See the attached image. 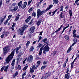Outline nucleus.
Masks as SVG:
<instances>
[{"mask_svg":"<svg viewBox=\"0 0 79 79\" xmlns=\"http://www.w3.org/2000/svg\"><path fill=\"white\" fill-rule=\"evenodd\" d=\"M9 67V65H7L6 67L5 66H3L1 69L0 71L2 72L3 71V69H4V71H6L8 70V68Z\"/></svg>","mask_w":79,"mask_h":79,"instance_id":"nucleus-7","label":"nucleus"},{"mask_svg":"<svg viewBox=\"0 0 79 79\" xmlns=\"http://www.w3.org/2000/svg\"><path fill=\"white\" fill-rule=\"evenodd\" d=\"M46 74L47 75V76L48 77V76H50V73H46Z\"/></svg>","mask_w":79,"mask_h":79,"instance_id":"nucleus-56","label":"nucleus"},{"mask_svg":"<svg viewBox=\"0 0 79 79\" xmlns=\"http://www.w3.org/2000/svg\"><path fill=\"white\" fill-rule=\"evenodd\" d=\"M41 21H39L37 23V25L39 26V25L40 24V23H41Z\"/></svg>","mask_w":79,"mask_h":79,"instance_id":"nucleus-33","label":"nucleus"},{"mask_svg":"<svg viewBox=\"0 0 79 79\" xmlns=\"http://www.w3.org/2000/svg\"><path fill=\"white\" fill-rule=\"evenodd\" d=\"M49 50H50V47L47 46H46L43 48V53L46 55V52H48Z\"/></svg>","mask_w":79,"mask_h":79,"instance_id":"nucleus-4","label":"nucleus"},{"mask_svg":"<svg viewBox=\"0 0 79 79\" xmlns=\"http://www.w3.org/2000/svg\"><path fill=\"white\" fill-rule=\"evenodd\" d=\"M67 73V74H66L68 75V77H68V76H69V78L70 75L69 74V73Z\"/></svg>","mask_w":79,"mask_h":79,"instance_id":"nucleus-46","label":"nucleus"},{"mask_svg":"<svg viewBox=\"0 0 79 79\" xmlns=\"http://www.w3.org/2000/svg\"><path fill=\"white\" fill-rule=\"evenodd\" d=\"M26 75V72H25L23 75L22 76H25Z\"/></svg>","mask_w":79,"mask_h":79,"instance_id":"nucleus-52","label":"nucleus"},{"mask_svg":"<svg viewBox=\"0 0 79 79\" xmlns=\"http://www.w3.org/2000/svg\"><path fill=\"white\" fill-rule=\"evenodd\" d=\"M63 12H61L60 14V18H63Z\"/></svg>","mask_w":79,"mask_h":79,"instance_id":"nucleus-39","label":"nucleus"},{"mask_svg":"<svg viewBox=\"0 0 79 79\" xmlns=\"http://www.w3.org/2000/svg\"><path fill=\"white\" fill-rule=\"evenodd\" d=\"M76 60H75V59L73 60V62H72L71 63V68H73V66L74 65V62L75 61H76Z\"/></svg>","mask_w":79,"mask_h":79,"instance_id":"nucleus-15","label":"nucleus"},{"mask_svg":"<svg viewBox=\"0 0 79 79\" xmlns=\"http://www.w3.org/2000/svg\"><path fill=\"white\" fill-rule=\"evenodd\" d=\"M16 23H13V25H12L11 27L12 28H14L15 27V25H16Z\"/></svg>","mask_w":79,"mask_h":79,"instance_id":"nucleus-35","label":"nucleus"},{"mask_svg":"<svg viewBox=\"0 0 79 79\" xmlns=\"http://www.w3.org/2000/svg\"><path fill=\"white\" fill-rule=\"evenodd\" d=\"M67 77H68V75H66V74H65L64 76L65 79H66V78H67Z\"/></svg>","mask_w":79,"mask_h":79,"instance_id":"nucleus-58","label":"nucleus"},{"mask_svg":"<svg viewBox=\"0 0 79 79\" xmlns=\"http://www.w3.org/2000/svg\"><path fill=\"white\" fill-rule=\"evenodd\" d=\"M79 1V0H76L75 1V4L76 3V4H77V3Z\"/></svg>","mask_w":79,"mask_h":79,"instance_id":"nucleus-60","label":"nucleus"},{"mask_svg":"<svg viewBox=\"0 0 79 79\" xmlns=\"http://www.w3.org/2000/svg\"><path fill=\"white\" fill-rule=\"evenodd\" d=\"M47 40V39L46 38H45L44 39H43L42 40V42H46Z\"/></svg>","mask_w":79,"mask_h":79,"instance_id":"nucleus-27","label":"nucleus"},{"mask_svg":"<svg viewBox=\"0 0 79 79\" xmlns=\"http://www.w3.org/2000/svg\"><path fill=\"white\" fill-rule=\"evenodd\" d=\"M3 51L4 54H6V53H8L9 51V48H8V47H6L4 48H3Z\"/></svg>","mask_w":79,"mask_h":79,"instance_id":"nucleus-8","label":"nucleus"},{"mask_svg":"<svg viewBox=\"0 0 79 79\" xmlns=\"http://www.w3.org/2000/svg\"><path fill=\"white\" fill-rule=\"evenodd\" d=\"M26 5H27V2H25L24 3V5L22 3V1H20L18 4V6H19V8H22L23 9L25 8L26 7Z\"/></svg>","mask_w":79,"mask_h":79,"instance_id":"nucleus-3","label":"nucleus"},{"mask_svg":"<svg viewBox=\"0 0 79 79\" xmlns=\"http://www.w3.org/2000/svg\"><path fill=\"white\" fill-rule=\"evenodd\" d=\"M76 44V42H75V43H73V44L72 45V46H74V45Z\"/></svg>","mask_w":79,"mask_h":79,"instance_id":"nucleus-57","label":"nucleus"},{"mask_svg":"<svg viewBox=\"0 0 79 79\" xmlns=\"http://www.w3.org/2000/svg\"><path fill=\"white\" fill-rule=\"evenodd\" d=\"M68 27H69V24H68V25L66 27H64L63 28V31L61 33V34H62L63 33V32H64V30H65L66 29H67V28H68Z\"/></svg>","mask_w":79,"mask_h":79,"instance_id":"nucleus-13","label":"nucleus"},{"mask_svg":"<svg viewBox=\"0 0 79 79\" xmlns=\"http://www.w3.org/2000/svg\"><path fill=\"white\" fill-rule=\"evenodd\" d=\"M42 44H40L38 45V47L39 48H40V47H42Z\"/></svg>","mask_w":79,"mask_h":79,"instance_id":"nucleus-42","label":"nucleus"},{"mask_svg":"<svg viewBox=\"0 0 79 79\" xmlns=\"http://www.w3.org/2000/svg\"><path fill=\"white\" fill-rule=\"evenodd\" d=\"M34 29H35V27H32L30 29V31H31L30 32L31 34H32L34 32Z\"/></svg>","mask_w":79,"mask_h":79,"instance_id":"nucleus-11","label":"nucleus"},{"mask_svg":"<svg viewBox=\"0 0 79 79\" xmlns=\"http://www.w3.org/2000/svg\"><path fill=\"white\" fill-rule=\"evenodd\" d=\"M57 10L58 9H56L54 11H53L52 13H56V11H57Z\"/></svg>","mask_w":79,"mask_h":79,"instance_id":"nucleus-63","label":"nucleus"},{"mask_svg":"<svg viewBox=\"0 0 79 79\" xmlns=\"http://www.w3.org/2000/svg\"><path fill=\"white\" fill-rule=\"evenodd\" d=\"M64 38L66 40H69V37L68 35H66L64 36Z\"/></svg>","mask_w":79,"mask_h":79,"instance_id":"nucleus-17","label":"nucleus"},{"mask_svg":"<svg viewBox=\"0 0 79 79\" xmlns=\"http://www.w3.org/2000/svg\"><path fill=\"white\" fill-rule=\"evenodd\" d=\"M33 10V9L32 8H31L28 10V12L29 13H31V12H32Z\"/></svg>","mask_w":79,"mask_h":79,"instance_id":"nucleus-24","label":"nucleus"},{"mask_svg":"<svg viewBox=\"0 0 79 79\" xmlns=\"http://www.w3.org/2000/svg\"><path fill=\"white\" fill-rule=\"evenodd\" d=\"M21 45H19V47L15 48V50H19V49H21Z\"/></svg>","mask_w":79,"mask_h":79,"instance_id":"nucleus-22","label":"nucleus"},{"mask_svg":"<svg viewBox=\"0 0 79 79\" xmlns=\"http://www.w3.org/2000/svg\"><path fill=\"white\" fill-rule=\"evenodd\" d=\"M73 37L74 38H75V37H76V34H73Z\"/></svg>","mask_w":79,"mask_h":79,"instance_id":"nucleus-43","label":"nucleus"},{"mask_svg":"<svg viewBox=\"0 0 79 79\" xmlns=\"http://www.w3.org/2000/svg\"><path fill=\"white\" fill-rule=\"evenodd\" d=\"M28 26L25 25L23 26V27L21 28V29H23V31H24L25 29H26Z\"/></svg>","mask_w":79,"mask_h":79,"instance_id":"nucleus-14","label":"nucleus"},{"mask_svg":"<svg viewBox=\"0 0 79 79\" xmlns=\"http://www.w3.org/2000/svg\"><path fill=\"white\" fill-rule=\"evenodd\" d=\"M43 64H47V62L44 61L43 62Z\"/></svg>","mask_w":79,"mask_h":79,"instance_id":"nucleus-61","label":"nucleus"},{"mask_svg":"<svg viewBox=\"0 0 79 79\" xmlns=\"http://www.w3.org/2000/svg\"><path fill=\"white\" fill-rule=\"evenodd\" d=\"M76 30H74L73 31V34H74L76 32Z\"/></svg>","mask_w":79,"mask_h":79,"instance_id":"nucleus-54","label":"nucleus"},{"mask_svg":"<svg viewBox=\"0 0 79 79\" xmlns=\"http://www.w3.org/2000/svg\"><path fill=\"white\" fill-rule=\"evenodd\" d=\"M69 72V69L68 68L67 69V72H66V73H68Z\"/></svg>","mask_w":79,"mask_h":79,"instance_id":"nucleus-59","label":"nucleus"},{"mask_svg":"<svg viewBox=\"0 0 79 79\" xmlns=\"http://www.w3.org/2000/svg\"><path fill=\"white\" fill-rule=\"evenodd\" d=\"M69 14L70 15V17H71L72 15H73V13L72 12V11H71V10H69Z\"/></svg>","mask_w":79,"mask_h":79,"instance_id":"nucleus-28","label":"nucleus"},{"mask_svg":"<svg viewBox=\"0 0 79 79\" xmlns=\"http://www.w3.org/2000/svg\"><path fill=\"white\" fill-rule=\"evenodd\" d=\"M31 19V17H28L27 19L25 20V22H26V23H29V21Z\"/></svg>","mask_w":79,"mask_h":79,"instance_id":"nucleus-12","label":"nucleus"},{"mask_svg":"<svg viewBox=\"0 0 79 79\" xmlns=\"http://www.w3.org/2000/svg\"><path fill=\"white\" fill-rule=\"evenodd\" d=\"M40 79H46V78L43 77H42Z\"/></svg>","mask_w":79,"mask_h":79,"instance_id":"nucleus-64","label":"nucleus"},{"mask_svg":"<svg viewBox=\"0 0 79 79\" xmlns=\"http://www.w3.org/2000/svg\"><path fill=\"white\" fill-rule=\"evenodd\" d=\"M18 8V6H15L14 7V11H16Z\"/></svg>","mask_w":79,"mask_h":79,"instance_id":"nucleus-18","label":"nucleus"},{"mask_svg":"<svg viewBox=\"0 0 79 79\" xmlns=\"http://www.w3.org/2000/svg\"><path fill=\"white\" fill-rule=\"evenodd\" d=\"M39 40H38V42H40V40L41 39H42V37L41 36H40L39 38Z\"/></svg>","mask_w":79,"mask_h":79,"instance_id":"nucleus-38","label":"nucleus"},{"mask_svg":"<svg viewBox=\"0 0 79 79\" xmlns=\"http://www.w3.org/2000/svg\"><path fill=\"white\" fill-rule=\"evenodd\" d=\"M35 69H37V66L35 67V65H34L32 66V68H30V73L32 74Z\"/></svg>","mask_w":79,"mask_h":79,"instance_id":"nucleus-6","label":"nucleus"},{"mask_svg":"<svg viewBox=\"0 0 79 79\" xmlns=\"http://www.w3.org/2000/svg\"><path fill=\"white\" fill-rule=\"evenodd\" d=\"M30 43V42L29 41H28L26 44V47H27V46H28L29 45Z\"/></svg>","mask_w":79,"mask_h":79,"instance_id":"nucleus-40","label":"nucleus"},{"mask_svg":"<svg viewBox=\"0 0 79 79\" xmlns=\"http://www.w3.org/2000/svg\"><path fill=\"white\" fill-rule=\"evenodd\" d=\"M45 78L46 79H47V77H48V76H47V73H46L45 74Z\"/></svg>","mask_w":79,"mask_h":79,"instance_id":"nucleus-53","label":"nucleus"},{"mask_svg":"<svg viewBox=\"0 0 79 79\" xmlns=\"http://www.w3.org/2000/svg\"><path fill=\"white\" fill-rule=\"evenodd\" d=\"M37 63L38 64V66H39V64H40V61H38L37 62Z\"/></svg>","mask_w":79,"mask_h":79,"instance_id":"nucleus-51","label":"nucleus"},{"mask_svg":"<svg viewBox=\"0 0 79 79\" xmlns=\"http://www.w3.org/2000/svg\"><path fill=\"white\" fill-rule=\"evenodd\" d=\"M24 31H23V29H20L19 30L17 31L18 32H20V35H23L24 34Z\"/></svg>","mask_w":79,"mask_h":79,"instance_id":"nucleus-9","label":"nucleus"},{"mask_svg":"<svg viewBox=\"0 0 79 79\" xmlns=\"http://www.w3.org/2000/svg\"><path fill=\"white\" fill-rule=\"evenodd\" d=\"M15 5H16V3H14L12 5V6H15Z\"/></svg>","mask_w":79,"mask_h":79,"instance_id":"nucleus-55","label":"nucleus"},{"mask_svg":"<svg viewBox=\"0 0 79 79\" xmlns=\"http://www.w3.org/2000/svg\"><path fill=\"white\" fill-rule=\"evenodd\" d=\"M45 45V44H44V46H43L40 48L39 52V55H41V54L42 53V50H43V48H44V46Z\"/></svg>","mask_w":79,"mask_h":79,"instance_id":"nucleus-10","label":"nucleus"},{"mask_svg":"<svg viewBox=\"0 0 79 79\" xmlns=\"http://www.w3.org/2000/svg\"><path fill=\"white\" fill-rule=\"evenodd\" d=\"M46 67H47V65L42 66L41 68V70L44 69H45Z\"/></svg>","mask_w":79,"mask_h":79,"instance_id":"nucleus-19","label":"nucleus"},{"mask_svg":"<svg viewBox=\"0 0 79 79\" xmlns=\"http://www.w3.org/2000/svg\"><path fill=\"white\" fill-rule=\"evenodd\" d=\"M66 62H64V64L63 66V67H64V68H65V67H66Z\"/></svg>","mask_w":79,"mask_h":79,"instance_id":"nucleus-44","label":"nucleus"},{"mask_svg":"<svg viewBox=\"0 0 79 79\" xmlns=\"http://www.w3.org/2000/svg\"><path fill=\"white\" fill-rule=\"evenodd\" d=\"M16 50L14 49L13 51H12L11 54L8 56L7 58H6V63H9V62L13 59V57L15 55V51Z\"/></svg>","mask_w":79,"mask_h":79,"instance_id":"nucleus-2","label":"nucleus"},{"mask_svg":"<svg viewBox=\"0 0 79 79\" xmlns=\"http://www.w3.org/2000/svg\"><path fill=\"white\" fill-rule=\"evenodd\" d=\"M34 48L33 46L31 47L30 49V51H33Z\"/></svg>","mask_w":79,"mask_h":79,"instance_id":"nucleus-32","label":"nucleus"},{"mask_svg":"<svg viewBox=\"0 0 79 79\" xmlns=\"http://www.w3.org/2000/svg\"><path fill=\"white\" fill-rule=\"evenodd\" d=\"M33 22H32V20H31L30 23H29L30 24H32V23Z\"/></svg>","mask_w":79,"mask_h":79,"instance_id":"nucleus-62","label":"nucleus"},{"mask_svg":"<svg viewBox=\"0 0 79 79\" xmlns=\"http://www.w3.org/2000/svg\"><path fill=\"white\" fill-rule=\"evenodd\" d=\"M21 65H19L17 67V68L18 69L20 70V69H21Z\"/></svg>","mask_w":79,"mask_h":79,"instance_id":"nucleus-41","label":"nucleus"},{"mask_svg":"<svg viewBox=\"0 0 79 79\" xmlns=\"http://www.w3.org/2000/svg\"><path fill=\"white\" fill-rule=\"evenodd\" d=\"M53 2L55 3V4H58V0H53Z\"/></svg>","mask_w":79,"mask_h":79,"instance_id":"nucleus-30","label":"nucleus"},{"mask_svg":"<svg viewBox=\"0 0 79 79\" xmlns=\"http://www.w3.org/2000/svg\"><path fill=\"white\" fill-rule=\"evenodd\" d=\"M15 59H14L12 61V63H11V65L12 66H14L15 65Z\"/></svg>","mask_w":79,"mask_h":79,"instance_id":"nucleus-16","label":"nucleus"},{"mask_svg":"<svg viewBox=\"0 0 79 79\" xmlns=\"http://www.w3.org/2000/svg\"><path fill=\"white\" fill-rule=\"evenodd\" d=\"M63 6H61L60 7V11H63Z\"/></svg>","mask_w":79,"mask_h":79,"instance_id":"nucleus-31","label":"nucleus"},{"mask_svg":"<svg viewBox=\"0 0 79 79\" xmlns=\"http://www.w3.org/2000/svg\"><path fill=\"white\" fill-rule=\"evenodd\" d=\"M2 4V0H1L0 1V7H1Z\"/></svg>","mask_w":79,"mask_h":79,"instance_id":"nucleus-45","label":"nucleus"},{"mask_svg":"<svg viewBox=\"0 0 79 79\" xmlns=\"http://www.w3.org/2000/svg\"><path fill=\"white\" fill-rule=\"evenodd\" d=\"M4 20V18H2L1 20V23H2L3 22V20Z\"/></svg>","mask_w":79,"mask_h":79,"instance_id":"nucleus-50","label":"nucleus"},{"mask_svg":"<svg viewBox=\"0 0 79 79\" xmlns=\"http://www.w3.org/2000/svg\"><path fill=\"white\" fill-rule=\"evenodd\" d=\"M31 2H32V0L28 1V5H29L31 4Z\"/></svg>","mask_w":79,"mask_h":79,"instance_id":"nucleus-37","label":"nucleus"},{"mask_svg":"<svg viewBox=\"0 0 79 79\" xmlns=\"http://www.w3.org/2000/svg\"><path fill=\"white\" fill-rule=\"evenodd\" d=\"M68 59H69L68 57H67V58L66 60V61L65 62V63H68Z\"/></svg>","mask_w":79,"mask_h":79,"instance_id":"nucleus-48","label":"nucleus"},{"mask_svg":"<svg viewBox=\"0 0 79 79\" xmlns=\"http://www.w3.org/2000/svg\"><path fill=\"white\" fill-rule=\"evenodd\" d=\"M12 17H13V15H9L8 16L7 19H8V20H10V19H11V18H12Z\"/></svg>","mask_w":79,"mask_h":79,"instance_id":"nucleus-20","label":"nucleus"},{"mask_svg":"<svg viewBox=\"0 0 79 79\" xmlns=\"http://www.w3.org/2000/svg\"><path fill=\"white\" fill-rule=\"evenodd\" d=\"M56 51L54 52L53 53V55H56Z\"/></svg>","mask_w":79,"mask_h":79,"instance_id":"nucleus-49","label":"nucleus"},{"mask_svg":"<svg viewBox=\"0 0 79 79\" xmlns=\"http://www.w3.org/2000/svg\"><path fill=\"white\" fill-rule=\"evenodd\" d=\"M73 41L75 43H76H76L77 42V38H74L73 40Z\"/></svg>","mask_w":79,"mask_h":79,"instance_id":"nucleus-34","label":"nucleus"},{"mask_svg":"<svg viewBox=\"0 0 79 79\" xmlns=\"http://www.w3.org/2000/svg\"><path fill=\"white\" fill-rule=\"evenodd\" d=\"M27 68H28V66L26 65L23 69V71H25L26 69H27Z\"/></svg>","mask_w":79,"mask_h":79,"instance_id":"nucleus-29","label":"nucleus"},{"mask_svg":"<svg viewBox=\"0 0 79 79\" xmlns=\"http://www.w3.org/2000/svg\"><path fill=\"white\" fill-rule=\"evenodd\" d=\"M19 15H18L16 16V18L15 19V21H18V19H19Z\"/></svg>","mask_w":79,"mask_h":79,"instance_id":"nucleus-23","label":"nucleus"},{"mask_svg":"<svg viewBox=\"0 0 79 79\" xmlns=\"http://www.w3.org/2000/svg\"><path fill=\"white\" fill-rule=\"evenodd\" d=\"M9 10L10 11H12V12L14 11V9H13V8L12 7L9 8Z\"/></svg>","mask_w":79,"mask_h":79,"instance_id":"nucleus-25","label":"nucleus"},{"mask_svg":"<svg viewBox=\"0 0 79 79\" xmlns=\"http://www.w3.org/2000/svg\"><path fill=\"white\" fill-rule=\"evenodd\" d=\"M8 21H9V20L7 19L6 21H5L4 25L5 26L6 25L7 23H8Z\"/></svg>","mask_w":79,"mask_h":79,"instance_id":"nucleus-26","label":"nucleus"},{"mask_svg":"<svg viewBox=\"0 0 79 79\" xmlns=\"http://www.w3.org/2000/svg\"><path fill=\"white\" fill-rule=\"evenodd\" d=\"M53 6V5H49V7H48L46 9V10H43L41 11L40 10L38 9L37 12V19H39L40 16L42 15V14L47 12L48 10H49Z\"/></svg>","mask_w":79,"mask_h":79,"instance_id":"nucleus-1","label":"nucleus"},{"mask_svg":"<svg viewBox=\"0 0 79 79\" xmlns=\"http://www.w3.org/2000/svg\"><path fill=\"white\" fill-rule=\"evenodd\" d=\"M72 47L71 46H70V47L68 49V51H67V53H69V52L70 51H71V48Z\"/></svg>","mask_w":79,"mask_h":79,"instance_id":"nucleus-21","label":"nucleus"},{"mask_svg":"<svg viewBox=\"0 0 79 79\" xmlns=\"http://www.w3.org/2000/svg\"><path fill=\"white\" fill-rule=\"evenodd\" d=\"M31 15L34 17H35V12H33Z\"/></svg>","mask_w":79,"mask_h":79,"instance_id":"nucleus-36","label":"nucleus"},{"mask_svg":"<svg viewBox=\"0 0 79 79\" xmlns=\"http://www.w3.org/2000/svg\"><path fill=\"white\" fill-rule=\"evenodd\" d=\"M33 60V56L31 55H30L28 57L27 61L28 63H30V62H32V61Z\"/></svg>","mask_w":79,"mask_h":79,"instance_id":"nucleus-5","label":"nucleus"},{"mask_svg":"<svg viewBox=\"0 0 79 79\" xmlns=\"http://www.w3.org/2000/svg\"><path fill=\"white\" fill-rule=\"evenodd\" d=\"M43 33V31H41L40 32V35H42V33Z\"/></svg>","mask_w":79,"mask_h":79,"instance_id":"nucleus-47","label":"nucleus"}]
</instances>
